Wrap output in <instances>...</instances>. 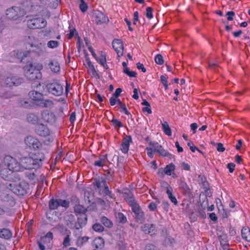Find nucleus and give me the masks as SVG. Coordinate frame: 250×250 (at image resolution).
<instances>
[{
	"instance_id": "1",
	"label": "nucleus",
	"mask_w": 250,
	"mask_h": 250,
	"mask_svg": "<svg viewBox=\"0 0 250 250\" xmlns=\"http://www.w3.org/2000/svg\"><path fill=\"white\" fill-rule=\"evenodd\" d=\"M4 164L7 167V168H4L0 171V175L3 180L0 181V187L2 188H23L29 185L28 183L24 181H20V179L17 178V180L12 181L7 180L9 177V171L22 172L21 167V162L18 161L14 157L6 155L4 158Z\"/></svg>"
},
{
	"instance_id": "2",
	"label": "nucleus",
	"mask_w": 250,
	"mask_h": 250,
	"mask_svg": "<svg viewBox=\"0 0 250 250\" xmlns=\"http://www.w3.org/2000/svg\"><path fill=\"white\" fill-rule=\"evenodd\" d=\"M45 159L43 153L38 152L30 153L26 156H22L20 158L21 171L25 170L39 169L42 165V162Z\"/></svg>"
},
{
	"instance_id": "3",
	"label": "nucleus",
	"mask_w": 250,
	"mask_h": 250,
	"mask_svg": "<svg viewBox=\"0 0 250 250\" xmlns=\"http://www.w3.org/2000/svg\"><path fill=\"white\" fill-rule=\"evenodd\" d=\"M119 192H122L125 199L128 202L132 207L133 212L137 215L136 219L138 222L142 223L144 220L143 213L138 205L135 202L133 194L129 188H121L118 189Z\"/></svg>"
},
{
	"instance_id": "4",
	"label": "nucleus",
	"mask_w": 250,
	"mask_h": 250,
	"mask_svg": "<svg viewBox=\"0 0 250 250\" xmlns=\"http://www.w3.org/2000/svg\"><path fill=\"white\" fill-rule=\"evenodd\" d=\"M23 54L25 57L34 56L37 57H46L47 56L48 52L45 44L40 43L35 45L31 44L29 50L27 51Z\"/></svg>"
},
{
	"instance_id": "5",
	"label": "nucleus",
	"mask_w": 250,
	"mask_h": 250,
	"mask_svg": "<svg viewBox=\"0 0 250 250\" xmlns=\"http://www.w3.org/2000/svg\"><path fill=\"white\" fill-rule=\"evenodd\" d=\"M45 88L49 94L56 97L62 96L63 93V85L58 80L48 83Z\"/></svg>"
},
{
	"instance_id": "6",
	"label": "nucleus",
	"mask_w": 250,
	"mask_h": 250,
	"mask_svg": "<svg viewBox=\"0 0 250 250\" xmlns=\"http://www.w3.org/2000/svg\"><path fill=\"white\" fill-rule=\"evenodd\" d=\"M24 69V75L29 80H39L42 77L41 71L35 68L32 64L25 66Z\"/></svg>"
},
{
	"instance_id": "7",
	"label": "nucleus",
	"mask_w": 250,
	"mask_h": 250,
	"mask_svg": "<svg viewBox=\"0 0 250 250\" xmlns=\"http://www.w3.org/2000/svg\"><path fill=\"white\" fill-rule=\"evenodd\" d=\"M0 199L3 207L8 210L15 205L16 202L10 190L3 192L0 195Z\"/></svg>"
},
{
	"instance_id": "8",
	"label": "nucleus",
	"mask_w": 250,
	"mask_h": 250,
	"mask_svg": "<svg viewBox=\"0 0 250 250\" xmlns=\"http://www.w3.org/2000/svg\"><path fill=\"white\" fill-rule=\"evenodd\" d=\"M27 25L28 28L32 29L42 28L46 26L47 21L42 18H35L28 20Z\"/></svg>"
},
{
	"instance_id": "9",
	"label": "nucleus",
	"mask_w": 250,
	"mask_h": 250,
	"mask_svg": "<svg viewBox=\"0 0 250 250\" xmlns=\"http://www.w3.org/2000/svg\"><path fill=\"white\" fill-rule=\"evenodd\" d=\"M6 14L8 19L17 20L20 18L23 17L25 13L24 11L21 10V8L13 6L7 10Z\"/></svg>"
},
{
	"instance_id": "10",
	"label": "nucleus",
	"mask_w": 250,
	"mask_h": 250,
	"mask_svg": "<svg viewBox=\"0 0 250 250\" xmlns=\"http://www.w3.org/2000/svg\"><path fill=\"white\" fill-rule=\"evenodd\" d=\"M4 84L8 87L18 86L23 83V79L17 75H10L4 80Z\"/></svg>"
},
{
	"instance_id": "11",
	"label": "nucleus",
	"mask_w": 250,
	"mask_h": 250,
	"mask_svg": "<svg viewBox=\"0 0 250 250\" xmlns=\"http://www.w3.org/2000/svg\"><path fill=\"white\" fill-rule=\"evenodd\" d=\"M149 145L154 148V151L158 152L160 155L162 157H167L169 159H171L174 156L165 150L161 145H160L157 142H150Z\"/></svg>"
},
{
	"instance_id": "12",
	"label": "nucleus",
	"mask_w": 250,
	"mask_h": 250,
	"mask_svg": "<svg viewBox=\"0 0 250 250\" xmlns=\"http://www.w3.org/2000/svg\"><path fill=\"white\" fill-rule=\"evenodd\" d=\"M24 141L26 146L30 148L36 150L40 149L42 147L41 142L38 139L32 136H27L25 139Z\"/></svg>"
},
{
	"instance_id": "13",
	"label": "nucleus",
	"mask_w": 250,
	"mask_h": 250,
	"mask_svg": "<svg viewBox=\"0 0 250 250\" xmlns=\"http://www.w3.org/2000/svg\"><path fill=\"white\" fill-rule=\"evenodd\" d=\"M38 169L25 170L24 173L25 178L29 181L31 184H34L38 180V174L37 170Z\"/></svg>"
},
{
	"instance_id": "14",
	"label": "nucleus",
	"mask_w": 250,
	"mask_h": 250,
	"mask_svg": "<svg viewBox=\"0 0 250 250\" xmlns=\"http://www.w3.org/2000/svg\"><path fill=\"white\" fill-rule=\"evenodd\" d=\"M95 21L97 24L107 23L109 21L108 17L102 12L97 10L94 13Z\"/></svg>"
},
{
	"instance_id": "15",
	"label": "nucleus",
	"mask_w": 250,
	"mask_h": 250,
	"mask_svg": "<svg viewBox=\"0 0 250 250\" xmlns=\"http://www.w3.org/2000/svg\"><path fill=\"white\" fill-rule=\"evenodd\" d=\"M131 143H132L131 136L125 135L124 137L120 146V150L123 153L126 154L128 152Z\"/></svg>"
},
{
	"instance_id": "16",
	"label": "nucleus",
	"mask_w": 250,
	"mask_h": 250,
	"mask_svg": "<svg viewBox=\"0 0 250 250\" xmlns=\"http://www.w3.org/2000/svg\"><path fill=\"white\" fill-rule=\"evenodd\" d=\"M49 206L51 209H57L59 206L66 208L69 206V202L62 199H52L49 202Z\"/></svg>"
},
{
	"instance_id": "17",
	"label": "nucleus",
	"mask_w": 250,
	"mask_h": 250,
	"mask_svg": "<svg viewBox=\"0 0 250 250\" xmlns=\"http://www.w3.org/2000/svg\"><path fill=\"white\" fill-rule=\"evenodd\" d=\"M28 96L33 100V103L37 106L44 97L42 93L36 90L30 91L28 93Z\"/></svg>"
},
{
	"instance_id": "18",
	"label": "nucleus",
	"mask_w": 250,
	"mask_h": 250,
	"mask_svg": "<svg viewBox=\"0 0 250 250\" xmlns=\"http://www.w3.org/2000/svg\"><path fill=\"white\" fill-rule=\"evenodd\" d=\"M112 46L116 52L118 57L123 55L124 45L122 41L119 39H114L112 42Z\"/></svg>"
},
{
	"instance_id": "19",
	"label": "nucleus",
	"mask_w": 250,
	"mask_h": 250,
	"mask_svg": "<svg viewBox=\"0 0 250 250\" xmlns=\"http://www.w3.org/2000/svg\"><path fill=\"white\" fill-rule=\"evenodd\" d=\"M35 131L38 135L43 137L49 136L50 134V131L48 127L42 124L36 126Z\"/></svg>"
},
{
	"instance_id": "20",
	"label": "nucleus",
	"mask_w": 250,
	"mask_h": 250,
	"mask_svg": "<svg viewBox=\"0 0 250 250\" xmlns=\"http://www.w3.org/2000/svg\"><path fill=\"white\" fill-rule=\"evenodd\" d=\"M43 120L49 124H53L56 121V117L53 112H44L42 113Z\"/></svg>"
},
{
	"instance_id": "21",
	"label": "nucleus",
	"mask_w": 250,
	"mask_h": 250,
	"mask_svg": "<svg viewBox=\"0 0 250 250\" xmlns=\"http://www.w3.org/2000/svg\"><path fill=\"white\" fill-rule=\"evenodd\" d=\"M23 9L21 10L24 11L25 15L26 13L33 12L35 9V6L33 2L29 0H26L22 4Z\"/></svg>"
},
{
	"instance_id": "22",
	"label": "nucleus",
	"mask_w": 250,
	"mask_h": 250,
	"mask_svg": "<svg viewBox=\"0 0 250 250\" xmlns=\"http://www.w3.org/2000/svg\"><path fill=\"white\" fill-rule=\"evenodd\" d=\"M142 230L145 233L153 235L155 234V227L153 224H146L142 227Z\"/></svg>"
},
{
	"instance_id": "23",
	"label": "nucleus",
	"mask_w": 250,
	"mask_h": 250,
	"mask_svg": "<svg viewBox=\"0 0 250 250\" xmlns=\"http://www.w3.org/2000/svg\"><path fill=\"white\" fill-rule=\"evenodd\" d=\"M93 184L96 186L97 188H108L106 183L105 178L104 177H100L95 178Z\"/></svg>"
},
{
	"instance_id": "24",
	"label": "nucleus",
	"mask_w": 250,
	"mask_h": 250,
	"mask_svg": "<svg viewBox=\"0 0 250 250\" xmlns=\"http://www.w3.org/2000/svg\"><path fill=\"white\" fill-rule=\"evenodd\" d=\"M46 67L49 68L54 73H57L60 70V66L59 62L54 60L50 61Z\"/></svg>"
},
{
	"instance_id": "25",
	"label": "nucleus",
	"mask_w": 250,
	"mask_h": 250,
	"mask_svg": "<svg viewBox=\"0 0 250 250\" xmlns=\"http://www.w3.org/2000/svg\"><path fill=\"white\" fill-rule=\"evenodd\" d=\"M54 105V103L53 101L50 99H45L43 97L38 106L42 108H51Z\"/></svg>"
},
{
	"instance_id": "26",
	"label": "nucleus",
	"mask_w": 250,
	"mask_h": 250,
	"mask_svg": "<svg viewBox=\"0 0 250 250\" xmlns=\"http://www.w3.org/2000/svg\"><path fill=\"white\" fill-rule=\"evenodd\" d=\"M12 237V231L8 229H0V238L6 240L10 239Z\"/></svg>"
},
{
	"instance_id": "27",
	"label": "nucleus",
	"mask_w": 250,
	"mask_h": 250,
	"mask_svg": "<svg viewBox=\"0 0 250 250\" xmlns=\"http://www.w3.org/2000/svg\"><path fill=\"white\" fill-rule=\"evenodd\" d=\"M107 156V154L100 156L99 159L94 162V165L95 167H103L108 161Z\"/></svg>"
},
{
	"instance_id": "28",
	"label": "nucleus",
	"mask_w": 250,
	"mask_h": 250,
	"mask_svg": "<svg viewBox=\"0 0 250 250\" xmlns=\"http://www.w3.org/2000/svg\"><path fill=\"white\" fill-rule=\"evenodd\" d=\"M92 245L97 249H102L104 245V240L101 237L95 238L93 241Z\"/></svg>"
},
{
	"instance_id": "29",
	"label": "nucleus",
	"mask_w": 250,
	"mask_h": 250,
	"mask_svg": "<svg viewBox=\"0 0 250 250\" xmlns=\"http://www.w3.org/2000/svg\"><path fill=\"white\" fill-rule=\"evenodd\" d=\"M85 60H86V62L87 63V64L89 68L91 70V71L92 72V75L94 77L99 79L100 76H99V74L98 73L97 71H96V70L95 69L94 65L91 62L89 58L88 57H86Z\"/></svg>"
},
{
	"instance_id": "30",
	"label": "nucleus",
	"mask_w": 250,
	"mask_h": 250,
	"mask_svg": "<svg viewBox=\"0 0 250 250\" xmlns=\"http://www.w3.org/2000/svg\"><path fill=\"white\" fill-rule=\"evenodd\" d=\"M53 238V233L51 232H48L45 236L41 237L40 241L43 243L44 245H47L50 243Z\"/></svg>"
},
{
	"instance_id": "31",
	"label": "nucleus",
	"mask_w": 250,
	"mask_h": 250,
	"mask_svg": "<svg viewBox=\"0 0 250 250\" xmlns=\"http://www.w3.org/2000/svg\"><path fill=\"white\" fill-rule=\"evenodd\" d=\"M242 238L246 241L250 242V229L246 227L243 228L241 230Z\"/></svg>"
},
{
	"instance_id": "32",
	"label": "nucleus",
	"mask_w": 250,
	"mask_h": 250,
	"mask_svg": "<svg viewBox=\"0 0 250 250\" xmlns=\"http://www.w3.org/2000/svg\"><path fill=\"white\" fill-rule=\"evenodd\" d=\"M78 217V223L79 225L80 228H82L84 226L87 221V215L86 214H81Z\"/></svg>"
},
{
	"instance_id": "33",
	"label": "nucleus",
	"mask_w": 250,
	"mask_h": 250,
	"mask_svg": "<svg viewBox=\"0 0 250 250\" xmlns=\"http://www.w3.org/2000/svg\"><path fill=\"white\" fill-rule=\"evenodd\" d=\"M100 221L106 228H111L113 227L112 222L105 216H102L100 218Z\"/></svg>"
},
{
	"instance_id": "34",
	"label": "nucleus",
	"mask_w": 250,
	"mask_h": 250,
	"mask_svg": "<svg viewBox=\"0 0 250 250\" xmlns=\"http://www.w3.org/2000/svg\"><path fill=\"white\" fill-rule=\"evenodd\" d=\"M74 210L77 215L85 214L87 209L81 205H77L74 207Z\"/></svg>"
},
{
	"instance_id": "35",
	"label": "nucleus",
	"mask_w": 250,
	"mask_h": 250,
	"mask_svg": "<svg viewBox=\"0 0 250 250\" xmlns=\"http://www.w3.org/2000/svg\"><path fill=\"white\" fill-rule=\"evenodd\" d=\"M71 232L68 231L66 232V235L65 236L62 242L63 247H67L71 245Z\"/></svg>"
},
{
	"instance_id": "36",
	"label": "nucleus",
	"mask_w": 250,
	"mask_h": 250,
	"mask_svg": "<svg viewBox=\"0 0 250 250\" xmlns=\"http://www.w3.org/2000/svg\"><path fill=\"white\" fill-rule=\"evenodd\" d=\"M89 239V237L88 236L80 237L77 240L76 245L78 247H82L86 244Z\"/></svg>"
},
{
	"instance_id": "37",
	"label": "nucleus",
	"mask_w": 250,
	"mask_h": 250,
	"mask_svg": "<svg viewBox=\"0 0 250 250\" xmlns=\"http://www.w3.org/2000/svg\"><path fill=\"white\" fill-rule=\"evenodd\" d=\"M27 120L28 122L32 124H35L38 123L39 118L37 115L33 113L28 114Z\"/></svg>"
},
{
	"instance_id": "38",
	"label": "nucleus",
	"mask_w": 250,
	"mask_h": 250,
	"mask_svg": "<svg viewBox=\"0 0 250 250\" xmlns=\"http://www.w3.org/2000/svg\"><path fill=\"white\" fill-rule=\"evenodd\" d=\"M175 169V165L172 163H170L167 165L166 167L164 168L165 170V174L167 175H171L172 172L174 171Z\"/></svg>"
},
{
	"instance_id": "39",
	"label": "nucleus",
	"mask_w": 250,
	"mask_h": 250,
	"mask_svg": "<svg viewBox=\"0 0 250 250\" xmlns=\"http://www.w3.org/2000/svg\"><path fill=\"white\" fill-rule=\"evenodd\" d=\"M162 126L163 130L165 133L168 136H171L172 134L171 130L168 123L167 122H165L162 124Z\"/></svg>"
},
{
	"instance_id": "40",
	"label": "nucleus",
	"mask_w": 250,
	"mask_h": 250,
	"mask_svg": "<svg viewBox=\"0 0 250 250\" xmlns=\"http://www.w3.org/2000/svg\"><path fill=\"white\" fill-rule=\"evenodd\" d=\"M114 175V170L111 168H109L106 171H105L104 175L108 181L113 180Z\"/></svg>"
},
{
	"instance_id": "41",
	"label": "nucleus",
	"mask_w": 250,
	"mask_h": 250,
	"mask_svg": "<svg viewBox=\"0 0 250 250\" xmlns=\"http://www.w3.org/2000/svg\"><path fill=\"white\" fill-rule=\"evenodd\" d=\"M167 194L168 198L170 200L171 202L174 205H176L178 204L177 200L175 196H174L172 193L171 190L167 188Z\"/></svg>"
},
{
	"instance_id": "42",
	"label": "nucleus",
	"mask_w": 250,
	"mask_h": 250,
	"mask_svg": "<svg viewBox=\"0 0 250 250\" xmlns=\"http://www.w3.org/2000/svg\"><path fill=\"white\" fill-rule=\"evenodd\" d=\"M12 194L15 193L19 196L24 195L26 193L25 188H12V190H10Z\"/></svg>"
},
{
	"instance_id": "43",
	"label": "nucleus",
	"mask_w": 250,
	"mask_h": 250,
	"mask_svg": "<svg viewBox=\"0 0 250 250\" xmlns=\"http://www.w3.org/2000/svg\"><path fill=\"white\" fill-rule=\"evenodd\" d=\"M95 59L101 64H104V63L106 62V55H105V53H104L102 51L100 52V57H97L95 58Z\"/></svg>"
},
{
	"instance_id": "44",
	"label": "nucleus",
	"mask_w": 250,
	"mask_h": 250,
	"mask_svg": "<svg viewBox=\"0 0 250 250\" xmlns=\"http://www.w3.org/2000/svg\"><path fill=\"white\" fill-rule=\"evenodd\" d=\"M93 229L97 232H102L104 230V227L99 223H95L92 226Z\"/></svg>"
},
{
	"instance_id": "45",
	"label": "nucleus",
	"mask_w": 250,
	"mask_h": 250,
	"mask_svg": "<svg viewBox=\"0 0 250 250\" xmlns=\"http://www.w3.org/2000/svg\"><path fill=\"white\" fill-rule=\"evenodd\" d=\"M27 51L24 52H21L19 50H16L13 51V55L14 56L16 57L19 59H21L22 60L24 58H26L24 55V53H25Z\"/></svg>"
},
{
	"instance_id": "46",
	"label": "nucleus",
	"mask_w": 250,
	"mask_h": 250,
	"mask_svg": "<svg viewBox=\"0 0 250 250\" xmlns=\"http://www.w3.org/2000/svg\"><path fill=\"white\" fill-rule=\"evenodd\" d=\"M13 94L11 91H7L0 94V97L2 99H9L13 96Z\"/></svg>"
},
{
	"instance_id": "47",
	"label": "nucleus",
	"mask_w": 250,
	"mask_h": 250,
	"mask_svg": "<svg viewBox=\"0 0 250 250\" xmlns=\"http://www.w3.org/2000/svg\"><path fill=\"white\" fill-rule=\"evenodd\" d=\"M111 123L115 128H119L123 126V124L117 119L113 118Z\"/></svg>"
},
{
	"instance_id": "48",
	"label": "nucleus",
	"mask_w": 250,
	"mask_h": 250,
	"mask_svg": "<svg viewBox=\"0 0 250 250\" xmlns=\"http://www.w3.org/2000/svg\"><path fill=\"white\" fill-rule=\"evenodd\" d=\"M155 62L159 65H162L164 63V61L163 56L161 54H157L155 57Z\"/></svg>"
},
{
	"instance_id": "49",
	"label": "nucleus",
	"mask_w": 250,
	"mask_h": 250,
	"mask_svg": "<svg viewBox=\"0 0 250 250\" xmlns=\"http://www.w3.org/2000/svg\"><path fill=\"white\" fill-rule=\"evenodd\" d=\"M79 8L82 12H85L88 9V6L84 0H81V3Z\"/></svg>"
},
{
	"instance_id": "50",
	"label": "nucleus",
	"mask_w": 250,
	"mask_h": 250,
	"mask_svg": "<svg viewBox=\"0 0 250 250\" xmlns=\"http://www.w3.org/2000/svg\"><path fill=\"white\" fill-rule=\"evenodd\" d=\"M161 82L165 87L166 90L168 89L167 77L165 75H162L160 77Z\"/></svg>"
},
{
	"instance_id": "51",
	"label": "nucleus",
	"mask_w": 250,
	"mask_h": 250,
	"mask_svg": "<svg viewBox=\"0 0 250 250\" xmlns=\"http://www.w3.org/2000/svg\"><path fill=\"white\" fill-rule=\"evenodd\" d=\"M59 42L56 41H50L47 43V46L50 48H55L58 47Z\"/></svg>"
},
{
	"instance_id": "52",
	"label": "nucleus",
	"mask_w": 250,
	"mask_h": 250,
	"mask_svg": "<svg viewBox=\"0 0 250 250\" xmlns=\"http://www.w3.org/2000/svg\"><path fill=\"white\" fill-rule=\"evenodd\" d=\"M50 2L49 6L53 8H56L59 5L60 1L59 0H47Z\"/></svg>"
},
{
	"instance_id": "53",
	"label": "nucleus",
	"mask_w": 250,
	"mask_h": 250,
	"mask_svg": "<svg viewBox=\"0 0 250 250\" xmlns=\"http://www.w3.org/2000/svg\"><path fill=\"white\" fill-rule=\"evenodd\" d=\"M100 192H102L105 194V195L108 196L110 198H113V194L112 192L109 190V188H100Z\"/></svg>"
},
{
	"instance_id": "54",
	"label": "nucleus",
	"mask_w": 250,
	"mask_h": 250,
	"mask_svg": "<svg viewBox=\"0 0 250 250\" xmlns=\"http://www.w3.org/2000/svg\"><path fill=\"white\" fill-rule=\"evenodd\" d=\"M152 11L153 9L150 7H147L146 8V17L149 19L153 18Z\"/></svg>"
},
{
	"instance_id": "55",
	"label": "nucleus",
	"mask_w": 250,
	"mask_h": 250,
	"mask_svg": "<svg viewBox=\"0 0 250 250\" xmlns=\"http://www.w3.org/2000/svg\"><path fill=\"white\" fill-rule=\"evenodd\" d=\"M120 112H124L125 114L127 115H129L130 114V112L127 110L126 105L125 104H123L120 106Z\"/></svg>"
},
{
	"instance_id": "56",
	"label": "nucleus",
	"mask_w": 250,
	"mask_h": 250,
	"mask_svg": "<svg viewBox=\"0 0 250 250\" xmlns=\"http://www.w3.org/2000/svg\"><path fill=\"white\" fill-rule=\"evenodd\" d=\"M84 198L85 200H87L88 202H92L93 199V196L92 194H90V193L88 192H85L84 193Z\"/></svg>"
},
{
	"instance_id": "57",
	"label": "nucleus",
	"mask_w": 250,
	"mask_h": 250,
	"mask_svg": "<svg viewBox=\"0 0 250 250\" xmlns=\"http://www.w3.org/2000/svg\"><path fill=\"white\" fill-rule=\"evenodd\" d=\"M117 217L119 218L120 222L125 223L126 221V217L124 215L123 213L119 212L117 214Z\"/></svg>"
},
{
	"instance_id": "58",
	"label": "nucleus",
	"mask_w": 250,
	"mask_h": 250,
	"mask_svg": "<svg viewBox=\"0 0 250 250\" xmlns=\"http://www.w3.org/2000/svg\"><path fill=\"white\" fill-rule=\"evenodd\" d=\"M235 15V13L233 11H229L226 13V16H228L227 20L228 21H232L233 18V17Z\"/></svg>"
},
{
	"instance_id": "59",
	"label": "nucleus",
	"mask_w": 250,
	"mask_h": 250,
	"mask_svg": "<svg viewBox=\"0 0 250 250\" xmlns=\"http://www.w3.org/2000/svg\"><path fill=\"white\" fill-rule=\"evenodd\" d=\"M216 145H217V147H216L217 150L219 152H224L225 150V148L224 147L222 143H217Z\"/></svg>"
},
{
	"instance_id": "60",
	"label": "nucleus",
	"mask_w": 250,
	"mask_h": 250,
	"mask_svg": "<svg viewBox=\"0 0 250 250\" xmlns=\"http://www.w3.org/2000/svg\"><path fill=\"white\" fill-rule=\"evenodd\" d=\"M157 204L154 202H151L148 205V208L150 211H155L157 208Z\"/></svg>"
},
{
	"instance_id": "61",
	"label": "nucleus",
	"mask_w": 250,
	"mask_h": 250,
	"mask_svg": "<svg viewBox=\"0 0 250 250\" xmlns=\"http://www.w3.org/2000/svg\"><path fill=\"white\" fill-rule=\"evenodd\" d=\"M146 150L147 151V154L150 157L152 158L154 156L152 148L151 147H146Z\"/></svg>"
},
{
	"instance_id": "62",
	"label": "nucleus",
	"mask_w": 250,
	"mask_h": 250,
	"mask_svg": "<svg viewBox=\"0 0 250 250\" xmlns=\"http://www.w3.org/2000/svg\"><path fill=\"white\" fill-rule=\"evenodd\" d=\"M235 166V164L232 163H230L228 164L227 167L229 168V171L230 173H232L233 172V171L234 170Z\"/></svg>"
},
{
	"instance_id": "63",
	"label": "nucleus",
	"mask_w": 250,
	"mask_h": 250,
	"mask_svg": "<svg viewBox=\"0 0 250 250\" xmlns=\"http://www.w3.org/2000/svg\"><path fill=\"white\" fill-rule=\"evenodd\" d=\"M136 67L138 69H141L142 72H146V69L145 68L144 65L143 63H141L140 62H138L136 64Z\"/></svg>"
},
{
	"instance_id": "64",
	"label": "nucleus",
	"mask_w": 250,
	"mask_h": 250,
	"mask_svg": "<svg viewBox=\"0 0 250 250\" xmlns=\"http://www.w3.org/2000/svg\"><path fill=\"white\" fill-rule=\"evenodd\" d=\"M122 91V89L121 88H118L116 89L115 93L113 94V96L116 98H118L121 94Z\"/></svg>"
}]
</instances>
